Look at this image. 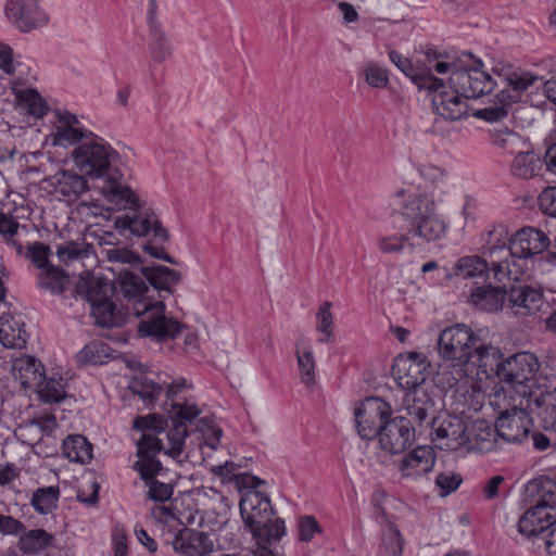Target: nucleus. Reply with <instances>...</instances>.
<instances>
[{
  "instance_id": "1",
  "label": "nucleus",
  "mask_w": 556,
  "mask_h": 556,
  "mask_svg": "<svg viewBox=\"0 0 556 556\" xmlns=\"http://www.w3.org/2000/svg\"><path fill=\"white\" fill-rule=\"evenodd\" d=\"M102 258L112 263L116 271L114 288L118 286L124 296L135 300L131 312L136 316H143L138 325L140 337H151L159 341L174 339L180 333L182 325L175 318L165 315V305L162 301L151 303L146 301L143 294L148 287L142 276L159 291L172 292V287L179 280V274L166 266H143L140 258L130 250L111 245L101 250Z\"/></svg>"
},
{
  "instance_id": "2",
  "label": "nucleus",
  "mask_w": 556,
  "mask_h": 556,
  "mask_svg": "<svg viewBox=\"0 0 556 556\" xmlns=\"http://www.w3.org/2000/svg\"><path fill=\"white\" fill-rule=\"evenodd\" d=\"M400 216L403 222L401 232L379 236L377 239L378 249L382 253L402 252L409 235L430 242L442 238L447 230V223L435 214L434 201L427 193L408 194Z\"/></svg>"
},
{
  "instance_id": "3",
  "label": "nucleus",
  "mask_w": 556,
  "mask_h": 556,
  "mask_svg": "<svg viewBox=\"0 0 556 556\" xmlns=\"http://www.w3.org/2000/svg\"><path fill=\"white\" fill-rule=\"evenodd\" d=\"M72 157L83 175L104 180L102 192L110 202L134 200V191L122 184L123 175L115 166L118 153L103 138L90 132L73 150Z\"/></svg>"
},
{
  "instance_id": "4",
  "label": "nucleus",
  "mask_w": 556,
  "mask_h": 556,
  "mask_svg": "<svg viewBox=\"0 0 556 556\" xmlns=\"http://www.w3.org/2000/svg\"><path fill=\"white\" fill-rule=\"evenodd\" d=\"M426 59L438 74H450V88H456L465 98L477 99L489 94L495 86L506 85V77L496 73L492 76L483 70L481 60H475L472 64L466 65L460 59L452 55H443L434 50L426 52Z\"/></svg>"
},
{
  "instance_id": "5",
  "label": "nucleus",
  "mask_w": 556,
  "mask_h": 556,
  "mask_svg": "<svg viewBox=\"0 0 556 556\" xmlns=\"http://www.w3.org/2000/svg\"><path fill=\"white\" fill-rule=\"evenodd\" d=\"M113 203L123 206L127 211L116 216L114 220L115 228L122 235L126 236L129 233L137 237L149 238L148 242L143 244V250L148 254L172 264L175 263L163 247L168 239L167 230L162 226L157 216L152 211L138 203L135 193L131 202H126V200L121 199L119 202Z\"/></svg>"
},
{
  "instance_id": "6",
  "label": "nucleus",
  "mask_w": 556,
  "mask_h": 556,
  "mask_svg": "<svg viewBox=\"0 0 556 556\" xmlns=\"http://www.w3.org/2000/svg\"><path fill=\"white\" fill-rule=\"evenodd\" d=\"M539 361L536 356L529 352H520L504 359L500 374V381L508 384V391L517 392L513 400H518L519 404L529 401L534 402V394L547 391L556 381L541 382V378L535 379L539 370Z\"/></svg>"
},
{
  "instance_id": "7",
  "label": "nucleus",
  "mask_w": 556,
  "mask_h": 556,
  "mask_svg": "<svg viewBox=\"0 0 556 556\" xmlns=\"http://www.w3.org/2000/svg\"><path fill=\"white\" fill-rule=\"evenodd\" d=\"M240 515L253 536L263 542L278 541L286 533L285 521L273 518L274 507L267 494L260 490L241 494Z\"/></svg>"
},
{
  "instance_id": "8",
  "label": "nucleus",
  "mask_w": 556,
  "mask_h": 556,
  "mask_svg": "<svg viewBox=\"0 0 556 556\" xmlns=\"http://www.w3.org/2000/svg\"><path fill=\"white\" fill-rule=\"evenodd\" d=\"M510 237L505 225L492 226L484 236L483 254L489 257L493 280L500 283L519 281L525 275V263L505 253Z\"/></svg>"
},
{
  "instance_id": "9",
  "label": "nucleus",
  "mask_w": 556,
  "mask_h": 556,
  "mask_svg": "<svg viewBox=\"0 0 556 556\" xmlns=\"http://www.w3.org/2000/svg\"><path fill=\"white\" fill-rule=\"evenodd\" d=\"M114 286L102 277L81 278L76 285V293L90 303L91 315L100 327H115L124 316L112 301Z\"/></svg>"
},
{
  "instance_id": "10",
  "label": "nucleus",
  "mask_w": 556,
  "mask_h": 556,
  "mask_svg": "<svg viewBox=\"0 0 556 556\" xmlns=\"http://www.w3.org/2000/svg\"><path fill=\"white\" fill-rule=\"evenodd\" d=\"M478 341V336L469 326L456 324L441 331L438 352L442 359L462 374Z\"/></svg>"
},
{
  "instance_id": "11",
  "label": "nucleus",
  "mask_w": 556,
  "mask_h": 556,
  "mask_svg": "<svg viewBox=\"0 0 556 556\" xmlns=\"http://www.w3.org/2000/svg\"><path fill=\"white\" fill-rule=\"evenodd\" d=\"M535 77L528 73L508 72L506 86L496 94V99L483 109H479L473 116L489 123H497L507 118L511 108L517 103L521 93L533 85Z\"/></svg>"
},
{
  "instance_id": "12",
  "label": "nucleus",
  "mask_w": 556,
  "mask_h": 556,
  "mask_svg": "<svg viewBox=\"0 0 556 556\" xmlns=\"http://www.w3.org/2000/svg\"><path fill=\"white\" fill-rule=\"evenodd\" d=\"M475 429L483 431L479 439L485 440L490 435V430L483 421L475 422L471 429H468L465 421L455 415H442L432 417L431 435L432 441L441 450L455 451L471 441V432Z\"/></svg>"
},
{
  "instance_id": "13",
  "label": "nucleus",
  "mask_w": 556,
  "mask_h": 556,
  "mask_svg": "<svg viewBox=\"0 0 556 556\" xmlns=\"http://www.w3.org/2000/svg\"><path fill=\"white\" fill-rule=\"evenodd\" d=\"M536 504L519 518L518 531L527 538L545 535L556 523V492L541 486Z\"/></svg>"
},
{
  "instance_id": "14",
  "label": "nucleus",
  "mask_w": 556,
  "mask_h": 556,
  "mask_svg": "<svg viewBox=\"0 0 556 556\" xmlns=\"http://www.w3.org/2000/svg\"><path fill=\"white\" fill-rule=\"evenodd\" d=\"M431 364L424 353L407 352L397 355L392 365V372L400 386L415 390L430 375Z\"/></svg>"
},
{
  "instance_id": "15",
  "label": "nucleus",
  "mask_w": 556,
  "mask_h": 556,
  "mask_svg": "<svg viewBox=\"0 0 556 556\" xmlns=\"http://www.w3.org/2000/svg\"><path fill=\"white\" fill-rule=\"evenodd\" d=\"M391 413L390 404L380 397L365 399L355 408V421L361 438L371 440L378 437L379 430L388 421Z\"/></svg>"
},
{
  "instance_id": "16",
  "label": "nucleus",
  "mask_w": 556,
  "mask_h": 556,
  "mask_svg": "<svg viewBox=\"0 0 556 556\" xmlns=\"http://www.w3.org/2000/svg\"><path fill=\"white\" fill-rule=\"evenodd\" d=\"M503 363L500 349L480 344L478 341L460 376L471 380L500 378Z\"/></svg>"
},
{
  "instance_id": "17",
  "label": "nucleus",
  "mask_w": 556,
  "mask_h": 556,
  "mask_svg": "<svg viewBox=\"0 0 556 556\" xmlns=\"http://www.w3.org/2000/svg\"><path fill=\"white\" fill-rule=\"evenodd\" d=\"M551 244L548 236L539 228L523 227L510 237L507 257L525 263V271L528 269L527 260L543 253Z\"/></svg>"
},
{
  "instance_id": "18",
  "label": "nucleus",
  "mask_w": 556,
  "mask_h": 556,
  "mask_svg": "<svg viewBox=\"0 0 556 556\" xmlns=\"http://www.w3.org/2000/svg\"><path fill=\"white\" fill-rule=\"evenodd\" d=\"M415 427L405 416H397L384 422L379 430L380 447L390 453L399 454L409 447L415 441Z\"/></svg>"
},
{
  "instance_id": "19",
  "label": "nucleus",
  "mask_w": 556,
  "mask_h": 556,
  "mask_svg": "<svg viewBox=\"0 0 556 556\" xmlns=\"http://www.w3.org/2000/svg\"><path fill=\"white\" fill-rule=\"evenodd\" d=\"M534 412L515 408L498 415L495 422L496 435L507 443H521L529 437Z\"/></svg>"
},
{
  "instance_id": "20",
  "label": "nucleus",
  "mask_w": 556,
  "mask_h": 556,
  "mask_svg": "<svg viewBox=\"0 0 556 556\" xmlns=\"http://www.w3.org/2000/svg\"><path fill=\"white\" fill-rule=\"evenodd\" d=\"M4 12L11 24L24 33L45 26L49 20L37 0H7Z\"/></svg>"
},
{
  "instance_id": "21",
  "label": "nucleus",
  "mask_w": 556,
  "mask_h": 556,
  "mask_svg": "<svg viewBox=\"0 0 556 556\" xmlns=\"http://www.w3.org/2000/svg\"><path fill=\"white\" fill-rule=\"evenodd\" d=\"M544 304L543 292L540 288L519 285L509 288L506 292L507 313L525 318L541 311Z\"/></svg>"
},
{
  "instance_id": "22",
  "label": "nucleus",
  "mask_w": 556,
  "mask_h": 556,
  "mask_svg": "<svg viewBox=\"0 0 556 556\" xmlns=\"http://www.w3.org/2000/svg\"><path fill=\"white\" fill-rule=\"evenodd\" d=\"M54 130L50 138L53 146L68 147L80 143L90 136V130L83 127L76 115L60 110L54 113Z\"/></svg>"
},
{
  "instance_id": "23",
  "label": "nucleus",
  "mask_w": 556,
  "mask_h": 556,
  "mask_svg": "<svg viewBox=\"0 0 556 556\" xmlns=\"http://www.w3.org/2000/svg\"><path fill=\"white\" fill-rule=\"evenodd\" d=\"M174 551L181 556H207L214 551V541L204 531L180 529L172 542Z\"/></svg>"
},
{
  "instance_id": "24",
  "label": "nucleus",
  "mask_w": 556,
  "mask_h": 556,
  "mask_svg": "<svg viewBox=\"0 0 556 556\" xmlns=\"http://www.w3.org/2000/svg\"><path fill=\"white\" fill-rule=\"evenodd\" d=\"M432 92L431 103L435 113L446 121H457L463 118L467 114V102L462 92H458L456 88L446 90L445 85L438 88L437 90H428Z\"/></svg>"
},
{
  "instance_id": "25",
  "label": "nucleus",
  "mask_w": 556,
  "mask_h": 556,
  "mask_svg": "<svg viewBox=\"0 0 556 556\" xmlns=\"http://www.w3.org/2000/svg\"><path fill=\"white\" fill-rule=\"evenodd\" d=\"M435 459L437 455L431 446L419 445L402 457L399 471L404 479L417 480L433 469Z\"/></svg>"
},
{
  "instance_id": "26",
  "label": "nucleus",
  "mask_w": 556,
  "mask_h": 556,
  "mask_svg": "<svg viewBox=\"0 0 556 556\" xmlns=\"http://www.w3.org/2000/svg\"><path fill=\"white\" fill-rule=\"evenodd\" d=\"M389 58L390 61L402 73L409 77L419 89L437 90L438 88L443 86V79L432 75L431 71L434 70V67L431 66L428 60V67L417 70L415 68L409 59H407L402 53L395 50L389 52Z\"/></svg>"
},
{
  "instance_id": "27",
  "label": "nucleus",
  "mask_w": 556,
  "mask_h": 556,
  "mask_svg": "<svg viewBox=\"0 0 556 556\" xmlns=\"http://www.w3.org/2000/svg\"><path fill=\"white\" fill-rule=\"evenodd\" d=\"M434 403L432 399L422 390L415 389L405 393L402 412L405 417L412 420V426H422L428 422L429 417L433 414Z\"/></svg>"
},
{
  "instance_id": "28",
  "label": "nucleus",
  "mask_w": 556,
  "mask_h": 556,
  "mask_svg": "<svg viewBox=\"0 0 556 556\" xmlns=\"http://www.w3.org/2000/svg\"><path fill=\"white\" fill-rule=\"evenodd\" d=\"M56 538L42 528L24 530L17 547L24 555L39 556L55 546Z\"/></svg>"
},
{
  "instance_id": "29",
  "label": "nucleus",
  "mask_w": 556,
  "mask_h": 556,
  "mask_svg": "<svg viewBox=\"0 0 556 556\" xmlns=\"http://www.w3.org/2000/svg\"><path fill=\"white\" fill-rule=\"evenodd\" d=\"M12 372L23 388L35 389L42 382L45 368L36 357L24 355L13 362Z\"/></svg>"
},
{
  "instance_id": "30",
  "label": "nucleus",
  "mask_w": 556,
  "mask_h": 556,
  "mask_svg": "<svg viewBox=\"0 0 556 556\" xmlns=\"http://www.w3.org/2000/svg\"><path fill=\"white\" fill-rule=\"evenodd\" d=\"M0 343L7 349H24L27 334L21 317L4 313L0 316Z\"/></svg>"
},
{
  "instance_id": "31",
  "label": "nucleus",
  "mask_w": 556,
  "mask_h": 556,
  "mask_svg": "<svg viewBox=\"0 0 556 556\" xmlns=\"http://www.w3.org/2000/svg\"><path fill=\"white\" fill-rule=\"evenodd\" d=\"M506 292L507 290L491 285L476 287L470 292V302L480 309L496 312L505 308Z\"/></svg>"
},
{
  "instance_id": "32",
  "label": "nucleus",
  "mask_w": 556,
  "mask_h": 556,
  "mask_svg": "<svg viewBox=\"0 0 556 556\" xmlns=\"http://www.w3.org/2000/svg\"><path fill=\"white\" fill-rule=\"evenodd\" d=\"M533 412L544 429L556 431V382L544 393L534 394Z\"/></svg>"
},
{
  "instance_id": "33",
  "label": "nucleus",
  "mask_w": 556,
  "mask_h": 556,
  "mask_svg": "<svg viewBox=\"0 0 556 556\" xmlns=\"http://www.w3.org/2000/svg\"><path fill=\"white\" fill-rule=\"evenodd\" d=\"M51 185L55 192L70 199H76L87 189V181L84 175H79L73 170H61L51 177Z\"/></svg>"
},
{
  "instance_id": "34",
  "label": "nucleus",
  "mask_w": 556,
  "mask_h": 556,
  "mask_svg": "<svg viewBox=\"0 0 556 556\" xmlns=\"http://www.w3.org/2000/svg\"><path fill=\"white\" fill-rule=\"evenodd\" d=\"M515 394L517 395V392L508 391V384H496L492 389V392L488 395L489 405L493 407L495 412H498L500 415H503L505 412H510L515 408L530 409V412H533V401H529L526 404H519L518 400H513Z\"/></svg>"
},
{
  "instance_id": "35",
  "label": "nucleus",
  "mask_w": 556,
  "mask_h": 556,
  "mask_svg": "<svg viewBox=\"0 0 556 556\" xmlns=\"http://www.w3.org/2000/svg\"><path fill=\"white\" fill-rule=\"evenodd\" d=\"M13 93L18 105L29 115L36 118L43 117L49 110L46 100L34 88H21L20 83H14L12 87Z\"/></svg>"
},
{
  "instance_id": "36",
  "label": "nucleus",
  "mask_w": 556,
  "mask_h": 556,
  "mask_svg": "<svg viewBox=\"0 0 556 556\" xmlns=\"http://www.w3.org/2000/svg\"><path fill=\"white\" fill-rule=\"evenodd\" d=\"M62 454L70 462L86 464L92 458V444L83 434H70L63 440Z\"/></svg>"
},
{
  "instance_id": "37",
  "label": "nucleus",
  "mask_w": 556,
  "mask_h": 556,
  "mask_svg": "<svg viewBox=\"0 0 556 556\" xmlns=\"http://www.w3.org/2000/svg\"><path fill=\"white\" fill-rule=\"evenodd\" d=\"M454 276L459 278H475L492 276L491 264L479 255L460 257L454 265Z\"/></svg>"
},
{
  "instance_id": "38",
  "label": "nucleus",
  "mask_w": 556,
  "mask_h": 556,
  "mask_svg": "<svg viewBox=\"0 0 556 556\" xmlns=\"http://www.w3.org/2000/svg\"><path fill=\"white\" fill-rule=\"evenodd\" d=\"M60 496L58 485L41 486L33 492L29 504L37 514L49 515L58 508Z\"/></svg>"
},
{
  "instance_id": "39",
  "label": "nucleus",
  "mask_w": 556,
  "mask_h": 556,
  "mask_svg": "<svg viewBox=\"0 0 556 556\" xmlns=\"http://www.w3.org/2000/svg\"><path fill=\"white\" fill-rule=\"evenodd\" d=\"M541 168L542 162L540 156L528 148L516 154L510 165L511 174L522 179L534 177Z\"/></svg>"
},
{
  "instance_id": "40",
  "label": "nucleus",
  "mask_w": 556,
  "mask_h": 556,
  "mask_svg": "<svg viewBox=\"0 0 556 556\" xmlns=\"http://www.w3.org/2000/svg\"><path fill=\"white\" fill-rule=\"evenodd\" d=\"M68 283L67 275L55 266L41 270L37 276V286L51 295H62Z\"/></svg>"
},
{
  "instance_id": "41",
  "label": "nucleus",
  "mask_w": 556,
  "mask_h": 556,
  "mask_svg": "<svg viewBox=\"0 0 556 556\" xmlns=\"http://www.w3.org/2000/svg\"><path fill=\"white\" fill-rule=\"evenodd\" d=\"M150 36L149 52L153 62L160 64L170 59L173 54L172 41L155 23L150 26Z\"/></svg>"
},
{
  "instance_id": "42",
  "label": "nucleus",
  "mask_w": 556,
  "mask_h": 556,
  "mask_svg": "<svg viewBox=\"0 0 556 556\" xmlns=\"http://www.w3.org/2000/svg\"><path fill=\"white\" fill-rule=\"evenodd\" d=\"M130 390L139 395L147 406L153 405L164 388L146 375H139L130 383Z\"/></svg>"
},
{
  "instance_id": "43",
  "label": "nucleus",
  "mask_w": 556,
  "mask_h": 556,
  "mask_svg": "<svg viewBox=\"0 0 556 556\" xmlns=\"http://www.w3.org/2000/svg\"><path fill=\"white\" fill-rule=\"evenodd\" d=\"M492 142L509 154H518L521 150L529 148L527 141L523 140L519 134L507 127L494 129L492 132Z\"/></svg>"
},
{
  "instance_id": "44",
  "label": "nucleus",
  "mask_w": 556,
  "mask_h": 556,
  "mask_svg": "<svg viewBox=\"0 0 556 556\" xmlns=\"http://www.w3.org/2000/svg\"><path fill=\"white\" fill-rule=\"evenodd\" d=\"M20 228L21 224L15 217L0 211V236L3 242L13 248L17 255H23V245L15 239Z\"/></svg>"
},
{
  "instance_id": "45",
  "label": "nucleus",
  "mask_w": 556,
  "mask_h": 556,
  "mask_svg": "<svg viewBox=\"0 0 556 556\" xmlns=\"http://www.w3.org/2000/svg\"><path fill=\"white\" fill-rule=\"evenodd\" d=\"M34 390H36L39 399L45 403H58L66 395L62 378H47L46 375H43L40 386Z\"/></svg>"
},
{
  "instance_id": "46",
  "label": "nucleus",
  "mask_w": 556,
  "mask_h": 556,
  "mask_svg": "<svg viewBox=\"0 0 556 556\" xmlns=\"http://www.w3.org/2000/svg\"><path fill=\"white\" fill-rule=\"evenodd\" d=\"M187 435V425L185 422H177L173 420V426L167 432L169 446L164 450V453L173 458L179 457L184 451Z\"/></svg>"
},
{
  "instance_id": "47",
  "label": "nucleus",
  "mask_w": 556,
  "mask_h": 556,
  "mask_svg": "<svg viewBox=\"0 0 556 556\" xmlns=\"http://www.w3.org/2000/svg\"><path fill=\"white\" fill-rule=\"evenodd\" d=\"M131 468L139 475L143 483L157 479V476L164 469L162 463L156 457H138L131 465Z\"/></svg>"
},
{
  "instance_id": "48",
  "label": "nucleus",
  "mask_w": 556,
  "mask_h": 556,
  "mask_svg": "<svg viewBox=\"0 0 556 556\" xmlns=\"http://www.w3.org/2000/svg\"><path fill=\"white\" fill-rule=\"evenodd\" d=\"M298 367L301 376V381L311 387L315 382L316 363L311 350L296 351Z\"/></svg>"
},
{
  "instance_id": "49",
  "label": "nucleus",
  "mask_w": 556,
  "mask_h": 556,
  "mask_svg": "<svg viewBox=\"0 0 556 556\" xmlns=\"http://www.w3.org/2000/svg\"><path fill=\"white\" fill-rule=\"evenodd\" d=\"M383 545L391 556H401L403 553L404 540L400 530L393 523H388L382 532Z\"/></svg>"
},
{
  "instance_id": "50",
  "label": "nucleus",
  "mask_w": 556,
  "mask_h": 556,
  "mask_svg": "<svg viewBox=\"0 0 556 556\" xmlns=\"http://www.w3.org/2000/svg\"><path fill=\"white\" fill-rule=\"evenodd\" d=\"M137 457H156V455L166 450L162 441L150 432H142L137 441Z\"/></svg>"
},
{
  "instance_id": "51",
  "label": "nucleus",
  "mask_w": 556,
  "mask_h": 556,
  "mask_svg": "<svg viewBox=\"0 0 556 556\" xmlns=\"http://www.w3.org/2000/svg\"><path fill=\"white\" fill-rule=\"evenodd\" d=\"M50 248L42 242L35 241L27 247L25 256L41 270L52 266L49 263Z\"/></svg>"
},
{
  "instance_id": "52",
  "label": "nucleus",
  "mask_w": 556,
  "mask_h": 556,
  "mask_svg": "<svg viewBox=\"0 0 556 556\" xmlns=\"http://www.w3.org/2000/svg\"><path fill=\"white\" fill-rule=\"evenodd\" d=\"M331 303L326 302L316 315V329L323 333L319 342H330L333 338L332 324L333 317L330 312Z\"/></svg>"
},
{
  "instance_id": "53",
  "label": "nucleus",
  "mask_w": 556,
  "mask_h": 556,
  "mask_svg": "<svg viewBox=\"0 0 556 556\" xmlns=\"http://www.w3.org/2000/svg\"><path fill=\"white\" fill-rule=\"evenodd\" d=\"M170 406L173 420L177 422H191L201 413L199 407L189 401H185L182 403H172Z\"/></svg>"
},
{
  "instance_id": "54",
  "label": "nucleus",
  "mask_w": 556,
  "mask_h": 556,
  "mask_svg": "<svg viewBox=\"0 0 556 556\" xmlns=\"http://www.w3.org/2000/svg\"><path fill=\"white\" fill-rule=\"evenodd\" d=\"M462 482V476L453 471L440 472L435 478V485L439 488V494L442 497L455 492Z\"/></svg>"
},
{
  "instance_id": "55",
  "label": "nucleus",
  "mask_w": 556,
  "mask_h": 556,
  "mask_svg": "<svg viewBox=\"0 0 556 556\" xmlns=\"http://www.w3.org/2000/svg\"><path fill=\"white\" fill-rule=\"evenodd\" d=\"M144 485L148 488L147 498L156 503H164L168 501L174 492L170 484L159 481L157 479L144 483Z\"/></svg>"
},
{
  "instance_id": "56",
  "label": "nucleus",
  "mask_w": 556,
  "mask_h": 556,
  "mask_svg": "<svg viewBox=\"0 0 556 556\" xmlns=\"http://www.w3.org/2000/svg\"><path fill=\"white\" fill-rule=\"evenodd\" d=\"M86 254L87 250L80 243L73 241L59 245L56 250L60 262L65 264L80 260L86 256Z\"/></svg>"
},
{
  "instance_id": "57",
  "label": "nucleus",
  "mask_w": 556,
  "mask_h": 556,
  "mask_svg": "<svg viewBox=\"0 0 556 556\" xmlns=\"http://www.w3.org/2000/svg\"><path fill=\"white\" fill-rule=\"evenodd\" d=\"M298 529L299 539L302 542H311L316 533H321L323 531L317 519L312 515L300 517Z\"/></svg>"
},
{
  "instance_id": "58",
  "label": "nucleus",
  "mask_w": 556,
  "mask_h": 556,
  "mask_svg": "<svg viewBox=\"0 0 556 556\" xmlns=\"http://www.w3.org/2000/svg\"><path fill=\"white\" fill-rule=\"evenodd\" d=\"M165 427L166 421L156 414L138 416L134 420V428L142 432L163 431Z\"/></svg>"
},
{
  "instance_id": "59",
  "label": "nucleus",
  "mask_w": 556,
  "mask_h": 556,
  "mask_svg": "<svg viewBox=\"0 0 556 556\" xmlns=\"http://www.w3.org/2000/svg\"><path fill=\"white\" fill-rule=\"evenodd\" d=\"M365 79L374 88H384L388 85V72L376 64H369L365 68Z\"/></svg>"
},
{
  "instance_id": "60",
  "label": "nucleus",
  "mask_w": 556,
  "mask_h": 556,
  "mask_svg": "<svg viewBox=\"0 0 556 556\" xmlns=\"http://www.w3.org/2000/svg\"><path fill=\"white\" fill-rule=\"evenodd\" d=\"M539 205L545 214L556 217V186L547 187L540 193Z\"/></svg>"
},
{
  "instance_id": "61",
  "label": "nucleus",
  "mask_w": 556,
  "mask_h": 556,
  "mask_svg": "<svg viewBox=\"0 0 556 556\" xmlns=\"http://www.w3.org/2000/svg\"><path fill=\"white\" fill-rule=\"evenodd\" d=\"M25 530V525L12 516L0 515V533L7 535L22 534Z\"/></svg>"
},
{
  "instance_id": "62",
  "label": "nucleus",
  "mask_w": 556,
  "mask_h": 556,
  "mask_svg": "<svg viewBox=\"0 0 556 556\" xmlns=\"http://www.w3.org/2000/svg\"><path fill=\"white\" fill-rule=\"evenodd\" d=\"M102 343L92 342L84 346L79 352L78 357L80 362L97 364L101 362L99 352L103 350Z\"/></svg>"
},
{
  "instance_id": "63",
  "label": "nucleus",
  "mask_w": 556,
  "mask_h": 556,
  "mask_svg": "<svg viewBox=\"0 0 556 556\" xmlns=\"http://www.w3.org/2000/svg\"><path fill=\"white\" fill-rule=\"evenodd\" d=\"M12 55V49L4 43H0V70L7 75L15 73V63Z\"/></svg>"
},
{
  "instance_id": "64",
  "label": "nucleus",
  "mask_w": 556,
  "mask_h": 556,
  "mask_svg": "<svg viewBox=\"0 0 556 556\" xmlns=\"http://www.w3.org/2000/svg\"><path fill=\"white\" fill-rule=\"evenodd\" d=\"M504 477L500 475L494 476L490 480H488L482 490L483 496L486 500H494L495 497H497L500 486L504 482Z\"/></svg>"
}]
</instances>
